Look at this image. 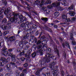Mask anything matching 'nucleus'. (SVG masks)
Wrapping results in <instances>:
<instances>
[{"instance_id":"nucleus-1","label":"nucleus","mask_w":76,"mask_h":76,"mask_svg":"<svg viewBox=\"0 0 76 76\" xmlns=\"http://www.w3.org/2000/svg\"><path fill=\"white\" fill-rule=\"evenodd\" d=\"M56 63L55 61H53L50 64V67L51 69L50 72L53 76H58V66H56L54 67V66L56 65Z\"/></svg>"},{"instance_id":"nucleus-2","label":"nucleus","mask_w":76,"mask_h":76,"mask_svg":"<svg viewBox=\"0 0 76 76\" xmlns=\"http://www.w3.org/2000/svg\"><path fill=\"white\" fill-rule=\"evenodd\" d=\"M50 58H52L53 60H56L57 59L55 58L54 59V57H50L49 58H47L46 57H44L43 58H41L40 60L39 61V63H40L41 65H43L44 66H47L46 63H48L51 61Z\"/></svg>"},{"instance_id":"nucleus-3","label":"nucleus","mask_w":76,"mask_h":76,"mask_svg":"<svg viewBox=\"0 0 76 76\" xmlns=\"http://www.w3.org/2000/svg\"><path fill=\"white\" fill-rule=\"evenodd\" d=\"M60 2H55L53 3L50 6H48L47 7L48 9H51L53 8V7H56V9H57V10H60L61 11H62L64 10V8L62 7H57V6H60Z\"/></svg>"},{"instance_id":"nucleus-4","label":"nucleus","mask_w":76,"mask_h":76,"mask_svg":"<svg viewBox=\"0 0 76 76\" xmlns=\"http://www.w3.org/2000/svg\"><path fill=\"white\" fill-rule=\"evenodd\" d=\"M27 19L25 18V19H24V20L21 23V27L22 28H23L24 30H26V29H28V28H29V25H30V23L29 22L27 21Z\"/></svg>"},{"instance_id":"nucleus-5","label":"nucleus","mask_w":76,"mask_h":76,"mask_svg":"<svg viewBox=\"0 0 76 76\" xmlns=\"http://www.w3.org/2000/svg\"><path fill=\"white\" fill-rule=\"evenodd\" d=\"M12 66L14 69H15V67L17 68L18 67L17 66L15 65V63L13 62H11V63L10 64H8L6 66V68H7V70H10L12 68L11 67Z\"/></svg>"},{"instance_id":"nucleus-6","label":"nucleus","mask_w":76,"mask_h":76,"mask_svg":"<svg viewBox=\"0 0 76 76\" xmlns=\"http://www.w3.org/2000/svg\"><path fill=\"white\" fill-rule=\"evenodd\" d=\"M12 15L14 16L13 17L10 18V20L12 22L16 23L17 22V16H18V14L13 12L12 13Z\"/></svg>"},{"instance_id":"nucleus-7","label":"nucleus","mask_w":76,"mask_h":76,"mask_svg":"<svg viewBox=\"0 0 76 76\" xmlns=\"http://www.w3.org/2000/svg\"><path fill=\"white\" fill-rule=\"evenodd\" d=\"M10 11V7H8L5 10L4 12V13L5 14V15H7L6 18H7L8 19H9V18L11 17V15H12V14L9 12Z\"/></svg>"},{"instance_id":"nucleus-8","label":"nucleus","mask_w":76,"mask_h":76,"mask_svg":"<svg viewBox=\"0 0 76 76\" xmlns=\"http://www.w3.org/2000/svg\"><path fill=\"white\" fill-rule=\"evenodd\" d=\"M9 23L3 24L1 26V28L2 30L5 31V30H9V29L11 28V26L9 25Z\"/></svg>"},{"instance_id":"nucleus-9","label":"nucleus","mask_w":76,"mask_h":76,"mask_svg":"<svg viewBox=\"0 0 76 76\" xmlns=\"http://www.w3.org/2000/svg\"><path fill=\"white\" fill-rule=\"evenodd\" d=\"M4 54H2L3 56L4 57H6L8 54L9 56H10L11 57H15L16 55H13V54L11 53H9V52L7 51H6L3 52Z\"/></svg>"},{"instance_id":"nucleus-10","label":"nucleus","mask_w":76,"mask_h":76,"mask_svg":"<svg viewBox=\"0 0 76 76\" xmlns=\"http://www.w3.org/2000/svg\"><path fill=\"white\" fill-rule=\"evenodd\" d=\"M47 51L48 53L45 56L46 57H54L53 55L51 54H49V53H50L51 52V49L50 48H48Z\"/></svg>"},{"instance_id":"nucleus-11","label":"nucleus","mask_w":76,"mask_h":76,"mask_svg":"<svg viewBox=\"0 0 76 76\" xmlns=\"http://www.w3.org/2000/svg\"><path fill=\"white\" fill-rule=\"evenodd\" d=\"M16 14H18V18H19V19H20V21L18 22V24H20V23L21 22H22L23 21V20H23L24 19H26V18L25 17H23V15H22V14H18L17 13Z\"/></svg>"},{"instance_id":"nucleus-12","label":"nucleus","mask_w":76,"mask_h":76,"mask_svg":"<svg viewBox=\"0 0 76 76\" xmlns=\"http://www.w3.org/2000/svg\"><path fill=\"white\" fill-rule=\"evenodd\" d=\"M20 1H21V3H22L23 4H25L27 5V7L28 9V10H34V8L31 7V6L29 5V4L28 3L26 2H25L23 1V0H20Z\"/></svg>"},{"instance_id":"nucleus-13","label":"nucleus","mask_w":76,"mask_h":76,"mask_svg":"<svg viewBox=\"0 0 76 76\" xmlns=\"http://www.w3.org/2000/svg\"><path fill=\"white\" fill-rule=\"evenodd\" d=\"M23 53H25L23 54V56L26 57H30V54L31 53L28 52V49H25L23 51Z\"/></svg>"},{"instance_id":"nucleus-14","label":"nucleus","mask_w":76,"mask_h":76,"mask_svg":"<svg viewBox=\"0 0 76 76\" xmlns=\"http://www.w3.org/2000/svg\"><path fill=\"white\" fill-rule=\"evenodd\" d=\"M12 61V62H15L18 65H20V61H17L18 58L16 57H11Z\"/></svg>"},{"instance_id":"nucleus-15","label":"nucleus","mask_w":76,"mask_h":76,"mask_svg":"<svg viewBox=\"0 0 76 76\" xmlns=\"http://www.w3.org/2000/svg\"><path fill=\"white\" fill-rule=\"evenodd\" d=\"M70 40H72V45H76V42L75 41V39L73 37V33H71L70 34Z\"/></svg>"},{"instance_id":"nucleus-16","label":"nucleus","mask_w":76,"mask_h":76,"mask_svg":"<svg viewBox=\"0 0 76 76\" xmlns=\"http://www.w3.org/2000/svg\"><path fill=\"white\" fill-rule=\"evenodd\" d=\"M46 67L45 66L43 67L42 68H41L39 70H38L35 73V75L36 76H41V75H40V72H41L42 71V70H43L44 69H45Z\"/></svg>"},{"instance_id":"nucleus-17","label":"nucleus","mask_w":76,"mask_h":76,"mask_svg":"<svg viewBox=\"0 0 76 76\" xmlns=\"http://www.w3.org/2000/svg\"><path fill=\"white\" fill-rule=\"evenodd\" d=\"M3 57H1V60L2 62H0V67H3L4 65V64H6V61L4 60Z\"/></svg>"},{"instance_id":"nucleus-18","label":"nucleus","mask_w":76,"mask_h":76,"mask_svg":"<svg viewBox=\"0 0 76 76\" xmlns=\"http://www.w3.org/2000/svg\"><path fill=\"white\" fill-rule=\"evenodd\" d=\"M62 46L64 48L65 47V46H66V47H67L69 48H70V46L69 45V43L67 42H65L63 43L62 44Z\"/></svg>"},{"instance_id":"nucleus-19","label":"nucleus","mask_w":76,"mask_h":76,"mask_svg":"<svg viewBox=\"0 0 76 76\" xmlns=\"http://www.w3.org/2000/svg\"><path fill=\"white\" fill-rule=\"evenodd\" d=\"M9 39L10 42H14L16 40V37L14 36H12L9 38Z\"/></svg>"},{"instance_id":"nucleus-20","label":"nucleus","mask_w":76,"mask_h":76,"mask_svg":"<svg viewBox=\"0 0 76 76\" xmlns=\"http://www.w3.org/2000/svg\"><path fill=\"white\" fill-rule=\"evenodd\" d=\"M3 58L4 61H5V63H9V61H10V59L11 58L10 57H8L7 59H6V58H5L4 57H3Z\"/></svg>"},{"instance_id":"nucleus-21","label":"nucleus","mask_w":76,"mask_h":76,"mask_svg":"<svg viewBox=\"0 0 76 76\" xmlns=\"http://www.w3.org/2000/svg\"><path fill=\"white\" fill-rule=\"evenodd\" d=\"M34 41H35V42L36 43L37 42L36 45H38V44H40L41 43V42L40 40H39L37 42V39L36 38V37L34 38Z\"/></svg>"},{"instance_id":"nucleus-22","label":"nucleus","mask_w":76,"mask_h":76,"mask_svg":"<svg viewBox=\"0 0 76 76\" xmlns=\"http://www.w3.org/2000/svg\"><path fill=\"white\" fill-rule=\"evenodd\" d=\"M23 62L24 61H31V59H29L27 58H25L24 57H22V58L21 60Z\"/></svg>"},{"instance_id":"nucleus-23","label":"nucleus","mask_w":76,"mask_h":76,"mask_svg":"<svg viewBox=\"0 0 76 76\" xmlns=\"http://www.w3.org/2000/svg\"><path fill=\"white\" fill-rule=\"evenodd\" d=\"M61 0L63 1V2L61 3L62 4H64V6H66V4H67L66 0H58V1H61Z\"/></svg>"},{"instance_id":"nucleus-24","label":"nucleus","mask_w":76,"mask_h":76,"mask_svg":"<svg viewBox=\"0 0 76 76\" xmlns=\"http://www.w3.org/2000/svg\"><path fill=\"white\" fill-rule=\"evenodd\" d=\"M69 13L70 15L72 16H74L75 15V12L74 11H70Z\"/></svg>"},{"instance_id":"nucleus-25","label":"nucleus","mask_w":76,"mask_h":76,"mask_svg":"<svg viewBox=\"0 0 76 76\" xmlns=\"http://www.w3.org/2000/svg\"><path fill=\"white\" fill-rule=\"evenodd\" d=\"M2 2L3 5H6L7 4V1L5 0H0V2Z\"/></svg>"},{"instance_id":"nucleus-26","label":"nucleus","mask_w":76,"mask_h":76,"mask_svg":"<svg viewBox=\"0 0 76 76\" xmlns=\"http://www.w3.org/2000/svg\"><path fill=\"white\" fill-rule=\"evenodd\" d=\"M28 26L29 27V29H30V32L31 33V34H32H32H34V28H31V26H29V25Z\"/></svg>"},{"instance_id":"nucleus-27","label":"nucleus","mask_w":76,"mask_h":76,"mask_svg":"<svg viewBox=\"0 0 76 76\" xmlns=\"http://www.w3.org/2000/svg\"><path fill=\"white\" fill-rule=\"evenodd\" d=\"M46 0H41V3L40 4V7H42L43 4H44V3H45V1H46Z\"/></svg>"},{"instance_id":"nucleus-28","label":"nucleus","mask_w":76,"mask_h":76,"mask_svg":"<svg viewBox=\"0 0 76 76\" xmlns=\"http://www.w3.org/2000/svg\"><path fill=\"white\" fill-rule=\"evenodd\" d=\"M25 14H26L27 16H28V17H29L30 18L32 19V17L31 16V13L28 12H26Z\"/></svg>"},{"instance_id":"nucleus-29","label":"nucleus","mask_w":76,"mask_h":76,"mask_svg":"<svg viewBox=\"0 0 76 76\" xmlns=\"http://www.w3.org/2000/svg\"><path fill=\"white\" fill-rule=\"evenodd\" d=\"M41 20L43 21H44L45 22H47L48 21V18H42Z\"/></svg>"},{"instance_id":"nucleus-30","label":"nucleus","mask_w":76,"mask_h":76,"mask_svg":"<svg viewBox=\"0 0 76 76\" xmlns=\"http://www.w3.org/2000/svg\"><path fill=\"white\" fill-rule=\"evenodd\" d=\"M34 4L35 5H39L40 4V1L39 0L36 1L34 3Z\"/></svg>"},{"instance_id":"nucleus-31","label":"nucleus","mask_w":76,"mask_h":76,"mask_svg":"<svg viewBox=\"0 0 76 76\" xmlns=\"http://www.w3.org/2000/svg\"><path fill=\"white\" fill-rule=\"evenodd\" d=\"M27 43H28L27 41L25 40L24 41H23L21 43V44H20V45H22V46H23V45H26V44Z\"/></svg>"},{"instance_id":"nucleus-32","label":"nucleus","mask_w":76,"mask_h":76,"mask_svg":"<svg viewBox=\"0 0 76 76\" xmlns=\"http://www.w3.org/2000/svg\"><path fill=\"white\" fill-rule=\"evenodd\" d=\"M54 51L57 53V55L58 57H59V53H58V49L56 48L54 49Z\"/></svg>"},{"instance_id":"nucleus-33","label":"nucleus","mask_w":76,"mask_h":76,"mask_svg":"<svg viewBox=\"0 0 76 76\" xmlns=\"http://www.w3.org/2000/svg\"><path fill=\"white\" fill-rule=\"evenodd\" d=\"M60 15V13L58 12H56L55 13V16L56 18H57L58 16Z\"/></svg>"},{"instance_id":"nucleus-34","label":"nucleus","mask_w":76,"mask_h":76,"mask_svg":"<svg viewBox=\"0 0 76 76\" xmlns=\"http://www.w3.org/2000/svg\"><path fill=\"white\" fill-rule=\"evenodd\" d=\"M7 22V19L6 18H4L2 20V23H5Z\"/></svg>"},{"instance_id":"nucleus-35","label":"nucleus","mask_w":76,"mask_h":76,"mask_svg":"<svg viewBox=\"0 0 76 76\" xmlns=\"http://www.w3.org/2000/svg\"><path fill=\"white\" fill-rule=\"evenodd\" d=\"M37 54V52H34L31 54V56L32 57H35L36 56Z\"/></svg>"},{"instance_id":"nucleus-36","label":"nucleus","mask_w":76,"mask_h":76,"mask_svg":"<svg viewBox=\"0 0 76 76\" xmlns=\"http://www.w3.org/2000/svg\"><path fill=\"white\" fill-rule=\"evenodd\" d=\"M19 74H20V72L18 71V70L15 71V75L16 76H19Z\"/></svg>"},{"instance_id":"nucleus-37","label":"nucleus","mask_w":76,"mask_h":76,"mask_svg":"<svg viewBox=\"0 0 76 76\" xmlns=\"http://www.w3.org/2000/svg\"><path fill=\"white\" fill-rule=\"evenodd\" d=\"M9 31H4L3 33V35L4 36L7 35L8 34H9Z\"/></svg>"},{"instance_id":"nucleus-38","label":"nucleus","mask_w":76,"mask_h":76,"mask_svg":"<svg viewBox=\"0 0 76 76\" xmlns=\"http://www.w3.org/2000/svg\"><path fill=\"white\" fill-rule=\"evenodd\" d=\"M74 8V6L73 5H72L71 6V7H69L68 8V10H72V9H73Z\"/></svg>"},{"instance_id":"nucleus-39","label":"nucleus","mask_w":76,"mask_h":76,"mask_svg":"<svg viewBox=\"0 0 76 76\" xmlns=\"http://www.w3.org/2000/svg\"><path fill=\"white\" fill-rule=\"evenodd\" d=\"M23 66L24 67L27 68V67L28 66V64L27 63H26L23 65Z\"/></svg>"},{"instance_id":"nucleus-40","label":"nucleus","mask_w":76,"mask_h":76,"mask_svg":"<svg viewBox=\"0 0 76 76\" xmlns=\"http://www.w3.org/2000/svg\"><path fill=\"white\" fill-rule=\"evenodd\" d=\"M3 45H4V42H0V48L2 47Z\"/></svg>"},{"instance_id":"nucleus-41","label":"nucleus","mask_w":76,"mask_h":76,"mask_svg":"<svg viewBox=\"0 0 76 76\" xmlns=\"http://www.w3.org/2000/svg\"><path fill=\"white\" fill-rule=\"evenodd\" d=\"M51 3V1L50 0H47L45 3V4H50Z\"/></svg>"},{"instance_id":"nucleus-42","label":"nucleus","mask_w":76,"mask_h":76,"mask_svg":"<svg viewBox=\"0 0 76 76\" xmlns=\"http://www.w3.org/2000/svg\"><path fill=\"white\" fill-rule=\"evenodd\" d=\"M62 19H67V16H66V15H63L62 16Z\"/></svg>"},{"instance_id":"nucleus-43","label":"nucleus","mask_w":76,"mask_h":76,"mask_svg":"<svg viewBox=\"0 0 76 76\" xmlns=\"http://www.w3.org/2000/svg\"><path fill=\"white\" fill-rule=\"evenodd\" d=\"M3 12H4V10L3 9H1L0 10V15L3 14Z\"/></svg>"},{"instance_id":"nucleus-44","label":"nucleus","mask_w":76,"mask_h":76,"mask_svg":"<svg viewBox=\"0 0 76 76\" xmlns=\"http://www.w3.org/2000/svg\"><path fill=\"white\" fill-rule=\"evenodd\" d=\"M61 76H64V71L62 70L61 71Z\"/></svg>"},{"instance_id":"nucleus-45","label":"nucleus","mask_w":76,"mask_h":76,"mask_svg":"<svg viewBox=\"0 0 76 76\" xmlns=\"http://www.w3.org/2000/svg\"><path fill=\"white\" fill-rule=\"evenodd\" d=\"M7 50V48L5 47H3L2 49V52H4V51H6Z\"/></svg>"},{"instance_id":"nucleus-46","label":"nucleus","mask_w":76,"mask_h":76,"mask_svg":"<svg viewBox=\"0 0 76 76\" xmlns=\"http://www.w3.org/2000/svg\"><path fill=\"white\" fill-rule=\"evenodd\" d=\"M41 47H42V45H38L37 46V49L39 50V49H40Z\"/></svg>"},{"instance_id":"nucleus-47","label":"nucleus","mask_w":76,"mask_h":76,"mask_svg":"<svg viewBox=\"0 0 76 76\" xmlns=\"http://www.w3.org/2000/svg\"><path fill=\"white\" fill-rule=\"evenodd\" d=\"M28 38V37L27 36H25L23 37V39H27Z\"/></svg>"},{"instance_id":"nucleus-48","label":"nucleus","mask_w":76,"mask_h":76,"mask_svg":"<svg viewBox=\"0 0 76 76\" xmlns=\"http://www.w3.org/2000/svg\"><path fill=\"white\" fill-rule=\"evenodd\" d=\"M47 76H50V72H48L46 73Z\"/></svg>"},{"instance_id":"nucleus-49","label":"nucleus","mask_w":76,"mask_h":76,"mask_svg":"<svg viewBox=\"0 0 76 76\" xmlns=\"http://www.w3.org/2000/svg\"><path fill=\"white\" fill-rule=\"evenodd\" d=\"M45 12H46V14L48 15V13H50V10H45Z\"/></svg>"},{"instance_id":"nucleus-50","label":"nucleus","mask_w":76,"mask_h":76,"mask_svg":"<svg viewBox=\"0 0 76 76\" xmlns=\"http://www.w3.org/2000/svg\"><path fill=\"white\" fill-rule=\"evenodd\" d=\"M27 32L28 34H30V35H32V33L31 32V31L30 29H28L27 30Z\"/></svg>"},{"instance_id":"nucleus-51","label":"nucleus","mask_w":76,"mask_h":76,"mask_svg":"<svg viewBox=\"0 0 76 76\" xmlns=\"http://www.w3.org/2000/svg\"><path fill=\"white\" fill-rule=\"evenodd\" d=\"M29 42L31 41L32 42H34V39L33 38L29 40Z\"/></svg>"},{"instance_id":"nucleus-52","label":"nucleus","mask_w":76,"mask_h":76,"mask_svg":"<svg viewBox=\"0 0 76 76\" xmlns=\"http://www.w3.org/2000/svg\"><path fill=\"white\" fill-rule=\"evenodd\" d=\"M4 68L2 67H0V73L3 71Z\"/></svg>"},{"instance_id":"nucleus-53","label":"nucleus","mask_w":76,"mask_h":76,"mask_svg":"<svg viewBox=\"0 0 76 76\" xmlns=\"http://www.w3.org/2000/svg\"><path fill=\"white\" fill-rule=\"evenodd\" d=\"M65 21L66 22H70V18H68V19H66Z\"/></svg>"},{"instance_id":"nucleus-54","label":"nucleus","mask_w":76,"mask_h":76,"mask_svg":"<svg viewBox=\"0 0 76 76\" xmlns=\"http://www.w3.org/2000/svg\"><path fill=\"white\" fill-rule=\"evenodd\" d=\"M3 18V14H0V19H2Z\"/></svg>"},{"instance_id":"nucleus-55","label":"nucleus","mask_w":76,"mask_h":76,"mask_svg":"<svg viewBox=\"0 0 76 76\" xmlns=\"http://www.w3.org/2000/svg\"><path fill=\"white\" fill-rule=\"evenodd\" d=\"M39 34V31H37L36 33H35V35H38Z\"/></svg>"},{"instance_id":"nucleus-56","label":"nucleus","mask_w":76,"mask_h":76,"mask_svg":"<svg viewBox=\"0 0 76 76\" xmlns=\"http://www.w3.org/2000/svg\"><path fill=\"white\" fill-rule=\"evenodd\" d=\"M18 69L19 70H23V67H19L18 68Z\"/></svg>"},{"instance_id":"nucleus-57","label":"nucleus","mask_w":76,"mask_h":76,"mask_svg":"<svg viewBox=\"0 0 76 76\" xmlns=\"http://www.w3.org/2000/svg\"><path fill=\"white\" fill-rule=\"evenodd\" d=\"M23 72L24 73H26V72H27V69H24L23 70Z\"/></svg>"},{"instance_id":"nucleus-58","label":"nucleus","mask_w":76,"mask_h":76,"mask_svg":"<svg viewBox=\"0 0 76 76\" xmlns=\"http://www.w3.org/2000/svg\"><path fill=\"white\" fill-rule=\"evenodd\" d=\"M45 39V36H42L40 38L41 40V39Z\"/></svg>"},{"instance_id":"nucleus-59","label":"nucleus","mask_w":76,"mask_h":76,"mask_svg":"<svg viewBox=\"0 0 76 76\" xmlns=\"http://www.w3.org/2000/svg\"><path fill=\"white\" fill-rule=\"evenodd\" d=\"M10 73H7L6 74H5V76H10Z\"/></svg>"},{"instance_id":"nucleus-60","label":"nucleus","mask_w":76,"mask_h":76,"mask_svg":"<svg viewBox=\"0 0 76 76\" xmlns=\"http://www.w3.org/2000/svg\"><path fill=\"white\" fill-rule=\"evenodd\" d=\"M24 53H23V52L20 53V54H19V56H22V55H23H23L24 54Z\"/></svg>"},{"instance_id":"nucleus-61","label":"nucleus","mask_w":76,"mask_h":76,"mask_svg":"<svg viewBox=\"0 0 76 76\" xmlns=\"http://www.w3.org/2000/svg\"><path fill=\"white\" fill-rule=\"evenodd\" d=\"M71 20L73 21H75L76 20V18H73L71 19Z\"/></svg>"},{"instance_id":"nucleus-62","label":"nucleus","mask_w":76,"mask_h":76,"mask_svg":"<svg viewBox=\"0 0 76 76\" xmlns=\"http://www.w3.org/2000/svg\"><path fill=\"white\" fill-rule=\"evenodd\" d=\"M26 48L28 49L29 48V46L28 45H27L25 47Z\"/></svg>"},{"instance_id":"nucleus-63","label":"nucleus","mask_w":76,"mask_h":76,"mask_svg":"<svg viewBox=\"0 0 76 76\" xmlns=\"http://www.w3.org/2000/svg\"><path fill=\"white\" fill-rule=\"evenodd\" d=\"M3 35V33L1 31H0V37H2Z\"/></svg>"},{"instance_id":"nucleus-64","label":"nucleus","mask_w":76,"mask_h":76,"mask_svg":"<svg viewBox=\"0 0 76 76\" xmlns=\"http://www.w3.org/2000/svg\"><path fill=\"white\" fill-rule=\"evenodd\" d=\"M50 26H54V23H51L49 25Z\"/></svg>"}]
</instances>
